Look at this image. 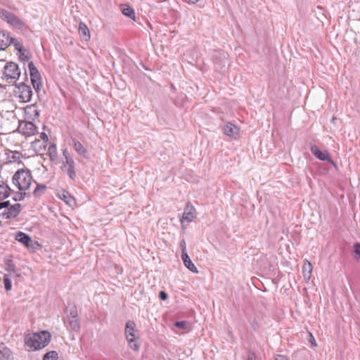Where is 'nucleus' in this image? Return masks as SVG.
Masks as SVG:
<instances>
[{
  "instance_id": "obj_1",
  "label": "nucleus",
  "mask_w": 360,
  "mask_h": 360,
  "mask_svg": "<svg viewBox=\"0 0 360 360\" xmlns=\"http://www.w3.org/2000/svg\"><path fill=\"white\" fill-rule=\"evenodd\" d=\"M32 181L29 170L18 169L13 176V182L20 191L27 190Z\"/></svg>"
},
{
  "instance_id": "obj_2",
  "label": "nucleus",
  "mask_w": 360,
  "mask_h": 360,
  "mask_svg": "<svg viewBox=\"0 0 360 360\" xmlns=\"http://www.w3.org/2000/svg\"><path fill=\"white\" fill-rule=\"evenodd\" d=\"M20 75L18 65L13 62H8L4 68L2 79L6 82H15Z\"/></svg>"
},
{
  "instance_id": "obj_3",
  "label": "nucleus",
  "mask_w": 360,
  "mask_h": 360,
  "mask_svg": "<svg viewBox=\"0 0 360 360\" xmlns=\"http://www.w3.org/2000/svg\"><path fill=\"white\" fill-rule=\"evenodd\" d=\"M15 94L18 96L19 101L22 103L30 102L32 96V91L30 86L25 84L24 82L15 84Z\"/></svg>"
},
{
  "instance_id": "obj_4",
  "label": "nucleus",
  "mask_w": 360,
  "mask_h": 360,
  "mask_svg": "<svg viewBox=\"0 0 360 360\" xmlns=\"http://www.w3.org/2000/svg\"><path fill=\"white\" fill-rule=\"evenodd\" d=\"M63 155L65 158V161H63V162L62 167H64L66 169L67 174L71 179H75L76 177L75 169V161L67 149L63 150Z\"/></svg>"
},
{
  "instance_id": "obj_5",
  "label": "nucleus",
  "mask_w": 360,
  "mask_h": 360,
  "mask_svg": "<svg viewBox=\"0 0 360 360\" xmlns=\"http://www.w3.org/2000/svg\"><path fill=\"white\" fill-rule=\"evenodd\" d=\"M28 68L32 86L37 93H39L41 86V76L32 61L29 62Z\"/></svg>"
},
{
  "instance_id": "obj_6",
  "label": "nucleus",
  "mask_w": 360,
  "mask_h": 360,
  "mask_svg": "<svg viewBox=\"0 0 360 360\" xmlns=\"http://www.w3.org/2000/svg\"><path fill=\"white\" fill-rule=\"evenodd\" d=\"M0 18L11 25L19 29L22 28L24 25L23 22L19 18L6 10H0Z\"/></svg>"
},
{
  "instance_id": "obj_7",
  "label": "nucleus",
  "mask_w": 360,
  "mask_h": 360,
  "mask_svg": "<svg viewBox=\"0 0 360 360\" xmlns=\"http://www.w3.org/2000/svg\"><path fill=\"white\" fill-rule=\"evenodd\" d=\"M51 339H27L25 343L28 351H35L45 347Z\"/></svg>"
},
{
  "instance_id": "obj_8",
  "label": "nucleus",
  "mask_w": 360,
  "mask_h": 360,
  "mask_svg": "<svg viewBox=\"0 0 360 360\" xmlns=\"http://www.w3.org/2000/svg\"><path fill=\"white\" fill-rule=\"evenodd\" d=\"M213 62L217 70H221L228 63L227 53L223 51H217L213 56Z\"/></svg>"
},
{
  "instance_id": "obj_9",
  "label": "nucleus",
  "mask_w": 360,
  "mask_h": 360,
  "mask_svg": "<svg viewBox=\"0 0 360 360\" xmlns=\"http://www.w3.org/2000/svg\"><path fill=\"white\" fill-rule=\"evenodd\" d=\"M223 131L226 136L233 139H236L239 137V128L231 122H226L224 124L223 127Z\"/></svg>"
},
{
  "instance_id": "obj_10",
  "label": "nucleus",
  "mask_w": 360,
  "mask_h": 360,
  "mask_svg": "<svg viewBox=\"0 0 360 360\" xmlns=\"http://www.w3.org/2000/svg\"><path fill=\"white\" fill-rule=\"evenodd\" d=\"M21 210V205L15 203L8 207L2 213V217L4 219H11L17 217Z\"/></svg>"
},
{
  "instance_id": "obj_11",
  "label": "nucleus",
  "mask_w": 360,
  "mask_h": 360,
  "mask_svg": "<svg viewBox=\"0 0 360 360\" xmlns=\"http://www.w3.org/2000/svg\"><path fill=\"white\" fill-rule=\"evenodd\" d=\"M310 150L312 153V154L319 160L323 161L328 160V162L333 164V161L331 160L328 152H322L316 146H311Z\"/></svg>"
},
{
  "instance_id": "obj_12",
  "label": "nucleus",
  "mask_w": 360,
  "mask_h": 360,
  "mask_svg": "<svg viewBox=\"0 0 360 360\" xmlns=\"http://www.w3.org/2000/svg\"><path fill=\"white\" fill-rule=\"evenodd\" d=\"M72 146L78 155L83 157L85 159L89 158V153L88 150L82 145V143L76 140L72 139Z\"/></svg>"
},
{
  "instance_id": "obj_13",
  "label": "nucleus",
  "mask_w": 360,
  "mask_h": 360,
  "mask_svg": "<svg viewBox=\"0 0 360 360\" xmlns=\"http://www.w3.org/2000/svg\"><path fill=\"white\" fill-rule=\"evenodd\" d=\"M195 210L193 206L187 204L184 212L182 215V218L181 219V223L184 221H186L188 223L191 222L193 219L195 217Z\"/></svg>"
},
{
  "instance_id": "obj_14",
  "label": "nucleus",
  "mask_w": 360,
  "mask_h": 360,
  "mask_svg": "<svg viewBox=\"0 0 360 360\" xmlns=\"http://www.w3.org/2000/svg\"><path fill=\"white\" fill-rule=\"evenodd\" d=\"M36 129V126L32 122H25L23 125H21L22 132L26 136H30L34 134Z\"/></svg>"
},
{
  "instance_id": "obj_15",
  "label": "nucleus",
  "mask_w": 360,
  "mask_h": 360,
  "mask_svg": "<svg viewBox=\"0 0 360 360\" xmlns=\"http://www.w3.org/2000/svg\"><path fill=\"white\" fill-rule=\"evenodd\" d=\"M47 146V143L45 141L35 139L32 142V149L38 154H44Z\"/></svg>"
},
{
  "instance_id": "obj_16",
  "label": "nucleus",
  "mask_w": 360,
  "mask_h": 360,
  "mask_svg": "<svg viewBox=\"0 0 360 360\" xmlns=\"http://www.w3.org/2000/svg\"><path fill=\"white\" fill-rule=\"evenodd\" d=\"M15 240L24 244L28 248H34L33 245H30V243L32 242V238L25 233L18 232L15 236Z\"/></svg>"
},
{
  "instance_id": "obj_17",
  "label": "nucleus",
  "mask_w": 360,
  "mask_h": 360,
  "mask_svg": "<svg viewBox=\"0 0 360 360\" xmlns=\"http://www.w3.org/2000/svg\"><path fill=\"white\" fill-rule=\"evenodd\" d=\"M10 39L8 33L0 31V51H4L10 46Z\"/></svg>"
},
{
  "instance_id": "obj_18",
  "label": "nucleus",
  "mask_w": 360,
  "mask_h": 360,
  "mask_svg": "<svg viewBox=\"0 0 360 360\" xmlns=\"http://www.w3.org/2000/svg\"><path fill=\"white\" fill-rule=\"evenodd\" d=\"M181 259L184 262V264L185 266L189 269L193 273H198V269L194 265V264L191 260L189 256L188 255L187 252H182L181 253Z\"/></svg>"
},
{
  "instance_id": "obj_19",
  "label": "nucleus",
  "mask_w": 360,
  "mask_h": 360,
  "mask_svg": "<svg viewBox=\"0 0 360 360\" xmlns=\"http://www.w3.org/2000/svg\"><path fill=\"white\" fill-rule=\"evenodd\" d=\"M25 114L32 120H35L39 116V110L37 109L35 105H27L25 108Z\"/></svg>"
},
{
  "instance_id": "obj_20",
  "label": "nucleus",
  "mask_w": 360,
  "mask_h": 360,
  "mask_svg": "<svg viewBox=\"0 0 360 360\" xmlns=\"http://www.w3.org/2000/svg\"><path fill=\"white\" fill-rule=\"evenodd\" d=\"M0 360H13L10 349L4 344L0 345Z\"/></svg>"
},
{
  "instance_id": "obj_21",
  "label": "nucleus",
  "mask_w": 360,
  "mask_h": 360,
  "mask_svg": "<svg viewBox=\"0 0 360 360\" xmlns=\"http://www.w3.org/2000/svg\"><path fill=\"white\" fill-rule=\"evenodd\" d=\"M79 33L80 36H82L85 39H89L90 38V32L88 27L85 23L81 22L79 24Z\"/></svg>"
},
{
  "instance_id": "obj_22",
  "label": "nucleus",
  "mask_w": 360,
  "mask_h": 360,
  "mask_svg": "<svg viewBox=\"0 0 360 360\" xmlns=\"http://www.w3.org/2000/svg\"><path fill=\"white\" fill-rule=\"evenodd\" d=\"M65 313L67 314L68 319H69V318L73 319V318L78 317L77 307L73 304H69L65 308Z\"/></svg>"
},
{
  "instance_id": "obj_23",
  "label": "nucleus",
  "mask_w": 360,
  "mask_h": 360,
  "mask_svg": "<svg viewBox=\"0 0 360 360\" xmlns=\"http://www.w3.org/2000/svg\"><path fill=\"white\" fill-rule=\"evenodd\" d=\"M11 44L14 46L15 49L19 52V53H22V56H24L25 50L20 41H18L15 38L11 37L10 45Z\"/></svg>"
},
{
  "instance_id": "obj_24",
  "label": "nucleus",
  "mask_w": 360,
  "mask_h": 360,
  "mask_svg": "<svg viewBox=\"0 0 360 360\" xmlns=\"http://www.w3.org/2000/svg\"><path fill=\"white\" fill-rule=\"evenodd\" d=\"M51 160H56L58 156L56 146L54 143L50 144L47 152Z\"/></svg>"
},
{
  "instance_id": "obj_25",
  "label": "nucleus",
  "mask_w": 360,
  "mask_h": 360,
  "mask_svg": "<svg viewBox=\"0 0 360 360\" xmlns=\"http://www.w3.org/2000/svg\"><path fill=\"white\" fill-rule=\"evenodd\" d=\"M68 322L70 328L75 331H77L79 329L80 325L79 322L78 317L76 318H69L68 319Z\"/></svg>"
},
{
  "instance_id": "obj_26",
  "label": "nucleus",
  "mask_w": 360,
  "mask_h": 360,
  "mask_svg": "<svg viewBox=\"0 0 360 360\" xmlns=\"http://www.w3.org/2000/svg\"><path fill=\"white\" fill-rule=\"evenodd\" d=\"M303 274L305 278L309 279L312 271V266L310 262H305L302 266Z\"/></svg>"
},
{
  "instance_id": "obj_27",
  "label": "nucleus",
  "mask_w": 360,
  "mask_h": 360,
  "mask_svg": "<svg viewBox=\"0 0 360 360\" xmlns=\"http://www.w3.org/2000/svg\"><path fill=\"white\" fill-rule=\"evenodd\" d=\"M122 12L124 15L134 20L135 13L134 9L131 7L124 5L122 7Z\"/></svg>"
},
{
  "instance_id": "obj_28",
  "label": "nucleus",
  "mask_w": 360,
  "mask_h": 360,
  "mask_svg": "<svg viewBox=\"0 0 360 360\" xmlns=\"http://www.w3.org/2000/svg\"><path fill=\"white\" fill-rule=\"evenodd\" d=\"M135 327H136V324L134 322L130 321L127 322L126 327H125V333H126L127 335H130V336L134 337L135 335L134 334V331Z\"/></svg>"
},
{
  "instance_id": "obj_29",
  "label": "nucleus",
  "mask_w": 360,
  "mask_h": 360,
  "mask_svg": "<svg viewBox=\"0 0 360 360\" xmlns=\"http://www.w3.org/2000/svg\"><path fill=\"white\" fill-rule=\"evenodd\" d=\"M129 346L134 351H137L140 347L139 339H129Z\"/></svg>"
},
{
  "instance_id": "obj_30",
  "label": "nucleus",
  "mask_w": 360,
  "mask_h": 360,
  "mask_svg": "<svg viewBox=\"0 0 360 360\" xmlns=\"http://www.w3.org/2000/svg\"><path fill=\"white\" fill-rule=\"evenodd\" d=\"M46 189V186L45 185L37 184V186L34 188L33 193L35 196H39Z\"/></svg>"
},
{
  "instance_id": "obj_31",
  "label": "nucleus",
  "mask_w": 360,
  "mask_h": 360,
  "mask_svg": "<svg viewBox=\"0 0 360 360\" xmlns=\"http://www.w3.org/2000/svg\"><path fill=\"white\" fill-rule=\"evenodd\" d=\"M32 338H51V333L47 330H41L33 333Z\"/></svg>"
},
{
  "instance_id": "obj_32",
  "label": "nucleus",
  "mask_w": 360,
  "mask_h": 360,
  "mask_svg": "<svg viewBox=\"0 0 360 360\" xmlns=\"http://www.w3.org/2000/svg\"><path fill=\"white\" fill-rule=\"evenodd\" d=\"M60 198L70 206H72L75 204V199L70 196L68 193H63Z\"/></svg>"
},
{
  "instance_id": "obj_33",
  "label": "nucleus",
  "mask_w": 360,
  "mask_h": 360,
  "mask_svg": "<svg viewBox=\"0 0 360 360\" xmlns=\"http://www.w3.org/2000/svg\"><path fill=\"white\" fill-rule=\"evenodd\" d=\"M57 357H58L57 352L52 351V352L46 353L44 355L43 360H56Z\"/></svg>"
},
{
  "instance_id": "obj_34",
  "label": "nucleus",
  "mask_w": 360,
  "mask_h": 360,
  "mask_svg": "<svg viewBox=\"0 0 360 360\" xmlns=\"http://www.w3.org/2000/svg\"><path fill=\"white\" fill-rule=\"evenodd\" d=\"M4 288L6 291H9L11 290V288H12L11 281L10 280V278L8 277L7 275H5L4 276Z\"/></svg>"
},
{
  "instance_id": "obj_35",
  "label": "nucleus",
  "mask_w": 360,
  "mask_h": 360,
  "mask_svg": "<svg viewBox=\"0 0 360 360\" xmlns=\"http://www.w3.org/2000/svg\"><path fill=\"white\" fill-rule=\"evenodd\" d=\"M8 187L0 189V200L6 198L8 196Z\"/></svg>"
},
{
  "instance_id": "obj_36",
  "label": "nucleus",
  "mask_w": 360,
  "mask_h": 360,
  "mask_svg": "<svg viewBox=\"0 0 360 360\" xmlns=\"http://www.w3.org/2000/svg\"><path fill=\"white\" fill-rule=\"evenodd\" d=\"M354 252L356 255V259L360 260V243H355L354 245Z\"/></svg>"
},
{
  "instance_id": "obj_37",
  "label": "nucleus",
  "mask_w": 360,
  "mask_h": 360,
  "mask_svg": "<svg viewBox=\"0 0 360 360\" xmlns=\"http://www.w3.org/2000/svg\"><path fill=\"white\" fill-rule=\"evenodd\" d=\"M187 325H188V323L186 321H176L174 323V326L176 327L180 328H186Z\"/></svg>"
},
{
  "instance_id": "obj_38",
  "label": "nucleus",
  "mask_w": 360,
  "mask_h": 360,
  "mask_svg": "<svg viewBox=\"0 0 360 360\" xmlns=\"http://www.w3.org/2000/svg\"><path fill=\"white\" fill-rule=\"evenodd\" d=\"M6 270L9 271H15V265L10 261L6 264Z\"/></svg>"
},
{
  "instance_id": "obj_39",
  "label": "nucleus",
  "mask_w": 360,
  "mask_h": 360,
  "mask_svg": "<svg viewBox=\"0 0 360 360\" xmlns=\"http://www.w3.org/2000/svg\"><path fill=\"white\" fill-rule=\"evenodd\" d=\"M159 297L162 300H166L168 297V295L166 292L162 290L159 293Z\"/></svg>"
},
{
  "instance_id": "obj_40",
  "label": "nucleus",
  "mask_w": 360,
  "mask_h": 360,
  "mask_svg": "<svg viewBox=\"0 0 360 360\" xmlns=\"http://www.w3.org/2000/svg\"><path fill=\"white\" fill-rule=\"evenodd\" d=\"M39 137H40L39 140L45 141V142L48 143L49 138L46 133H44V132L41 133Z\"/></svg>"
},
{
  "instance_id": "obj_41",
  "label": "nucleus",
  "mask_w": 360,
  "mask_h": 360,
  "mask_svg": "<svg viewBox=\"0 0 360 360\" xmlns=\"http://www.w3.org/2000/svg\"><path fill=\"white\" fill-rule=\"evenodd\" d=\"M20 58L22 60L28 61L30 58V56H28L27 55L25 54V52H24V56H22V53H20Z\"/></svg>"
},
{
  "instance_id": "obj_42",
  "label": "nucleus",
  "mask_w": 360,
  "mask_h": 360,
  "mask_svg": "<svg viewBox=\"0 0 360 360\" xmlns=\"http://www.w3.org/2000/svg\"><path fill=\"white\" fill-rule=\"evenodd\" d=\"M309 343L311 347H315L317 346L316 339H309Z\"/></svg>"
},
{
  "instance_id": "obj_43",
  "label": "nucleus",
  "mask_w": 360,
  "mask_h": 360,
  "mask_svg": "<svg viewBox=\"0 0 360 360\" xmlns=\"http://www.w3.org/2000/svg\"><path fill=\"white\" fill-rule=\"evenodd\" d=\"M181 253L182 252H186V242L185 240H182L181 243Z\"/></svg>"
},
{
  "instance_id": "obj_44",
  "label": "nucleus",
  "mask_w": 360,
  "mask_h": 360,
  "mask_svg": "<svg viewBox=\"0 0 360 360\" xmlns=\"http://www.w3.org/2000/svg\"><path fill=\"white\" fill-rule=\"evenodd\" d=\"M276 360H289L286 356L283 355H277L276 356Z\"/></svg>"
},
{
  "instance_id": "obj_45",
  "label": "nucleus",
  "mask_w": 360,
  "mask_h": 360,
  "mask_svg": "<svg viewBox=\"0 0 360 360\" xmlns=\"http://www.w3.org/2000/svg\"><path fill=\"white\" fill-rule=\"evenodd\" d=\"M248 360H256L254 353H250L248 356Z\"/></svg>"
},
{
  "instance_id": "obj_46",
  "label": "nucleus",
  "mask_w": 360,
  "mask_h": 360,
  "mask_svg": "<svg viewBox=\"0 0 360 360\" xmlns=\"http://www.w3.org/2000/svg\"><path fill=\"white\" fill-rule=\"evenodd\" d=\"M9 205H10L9 201L2 202L3 208H8Z\"/></svg>"
},
{
  "instance_id": "obj_47",
  "label": "nucleus",
  "mask_w": 360,
  "mask_h": 360,
  "mask_svg": "<svg viewBox=\"0 0 360 360\" xmlns=\"http://www.w3.org/2000/svg\"><path fill=\"white\" fill-rule=\"evenodd\" d=\"M188 3L195 4H196L199 0H186Z\"/></svg>"
},
{
  "instance_id": "obj_48",
  "label": "nucleus",
  "mask_w": 360,
  "mask_h": 360,
  "mask_svg": "<svg viewBox=\"0 0 360 360\" xmlns=\"http://www.w3.org/2000/svg\"><path fill=\"white\" fill-rule=\"evenodd\" d=\"M5 186H4V182L0 180V189L4 188Z\"/></svg>"
},
{
  "instance_id": "obj_49",
  "label": "nucleus",
  "mask_w": 360,
  "mask_h": 360,
  "mask_svg": "<svg viewBox=\"0 0 360 360\" xmlns=\"http://www.w3.org/2000/svg\"><path fill=\"white\" fill-rule=\"evenodd\" d=\"M25 195V193H20V199H22V198H23V196H24Z\"/></svg>"
},
{
  "instance_id": "obj_50",
  "label": "nucleus",
  "mask_w": 360,
  "mask_h": 360,
  "mask_svg": "<svg viewBox=\"0 0 360 360\" xmlns=\"http://www.w3.org/2000/svg\"><path fill=\"white\" fill-rule=\"evenodd\" d=\"M3 208L2 202H0V210Z\"/></svg>"
},
{
  "instance_id": "obj_51",
  "label": "nucleus",
  "mask_w": 360,
  "mask_h": 360,
  "mask_svg": "<svg viewBox=\"0 0 360 360\" xmlns=\"http://www.w3.org/2000/svg\"><path fill=\"white\" fill-rule=\"evenodd\" d=\"M309 337H310V338H313L312 334H311V333H309Z\"/></svg>"
},
{
  "instance_id": "obj_52",
  "label": "nucleus",
  "mask_w": 360,
  "mask_h": 360,
  "mask_svg": "<svg viewBox=\"0 0 360 360\" xmlns=\"http://www.w3.org/2000/svg\"><path fill=\"white\" fill-rule=\"evenodd\" d=\"M26 338H30V334L27 335V337Z\"/></svg>"
}]
</instances>
